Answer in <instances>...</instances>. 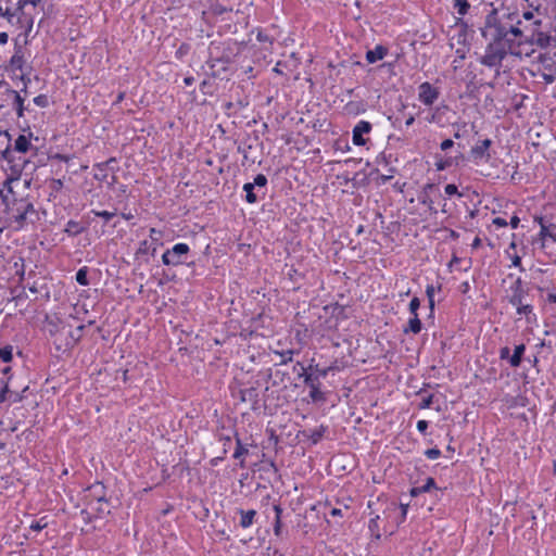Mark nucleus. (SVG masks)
<instances>
[{"mask_svg": "<svg viewBox=\"0 0 556 556\" xmlns=\"http://www.w3.org/2000/svg\"><path fill=\"white\" fill-rule=\"evenodd\" d=\"M490 10L486 11L483 24L479 28L481 37L488 42L484 54L479 62L490 68L502 66L513 49L522 43L523 30H518L510 25L514 16L508 13V4L502 1L498 5L488 2Z\"/></svg>", "mask_w": 556, "mask_h": 556, "instance_id": "obj_1", "label": "nucleus"}, {"mask_svg": "<svg viewBox=\"0 0 556 556\" xmlns=\"http://www.w3.org/2000/svg\"><path fill=\"white\" fill-rule=\"evenodd\" d=\"M8 193L12 199H3L4 212L16 224L17 229L24 228L28 223L34 224L38 219V212L29 198H15V193L9 186Z\"/></svg>", "mask_w": 556, "mask_h": 556, "instance_id": "obj_2", "label": "nucleus"}, {"mask_svg": "<svg viewBox=\"0 0 556 556\" xmlns=\"http://www.w3.org/2000/svg\"><path fill=\"white\" fill-rule=\"evenodd\" d=\"M31 137V131H29L28 136L21 134L15 139L13 147L11 144H8V147L2 151V159L10 164L12 173L17 176L21 175L28 161L22 156L15 157L14 152L26 154L27 152L33 150L34 146L30 142ZM35 150L37 149L35 148Z\"/></svg>", "mask_w": 556, "mask_h": 556, "instance_id": "obj_3", "label": "nucleus"}, {"mask_svg": "<svg viewBox=\"0 0 556 556\" xmlns=\"http://www.w3.org/2000/svg\"><path fill=\"white\" fill-rule=\"evenodd\" d=\"M190 255V247L187 243L179 242L167 249L162 254V263L165 266L177 267L179 265H193L194 262H188Z\"/></svg>", "mask_w": 556, "mask_h": 556, "instance_id": "obj_4", "label": "nucleus"}, {"mask_svg": "<svg viewBox=\"0 0 556 556\" xmlns=\"http://www.w3.org/2000/svg\"><path fill=\"white\" fill-rule=\"evenodd\" d=\"M149 237L151 241L142 240L139 243V247L137 251L135 252V260L139 261L142 260L144 263H149V258H143V256L150 254L151 256H154L157 250V247H162V238H163V231L156 228H150L149 230Z\"/></svg>", "mask_w": 556, "mask_h": 556, "instance_id": "obj_5", "label": "nucleus"}, {"mask_svg": "<svg viewBox=\"0 0 556 556\" xmlns=\"http://www.w3.org/2000/svg\"><path fill=\"white\" fill-rule=\"evenodd\" d=\"M2 380V388L0 390V409L5 402H9V405L14 403H20L25 399V392L28 390V387H25L21 392L12 391L9 388V380Z\"/></svg>", "mask_w": 556, "mask_h": 556, "instance_id": "obj_6", "label": "nucleus"}, {"mask_svg": "<svg viewBox=\"0 0 556 556\" xmlns=\"http://www.w3.org/2000/svg\"><path fill=\"white\" fill-rule=\"evenodd\" d=\"M510 294L507 296L508 303L519 305L526 303V298L529 294V288H526L522 279L518 277L514 283L509 287Z\"/></svg>", "mask_w": 556, "mask_h": 556, "instance_id": "obj_7", "label": "nucleus"}, {"mask_svg": "<svg viewBox=\"0 0 556 556\" xmlns=\"http://www.w3.org/2000/svg\"><path fill=\"white\" fill-rule=\"evenodd\" d=\"M21 35L14 40V53L11 56L9 64L4 66L5 71L16 72V71H24L25 66V52L22 45L18 42V38Z\"/></svg>", "mask_w": 556, "mask_h": 556, "instance_id": "obj_8", "label": "nucleus"}, {"mask_svg": "<svg viewBox=\"0 0 556 556\" xmlns=\"http://www.w3.org/2000/svg\"><path fill=\"white\" fill-rule=\"evenodd\" d=\"M440 97V90L433 87L429 81H425L418 87V99L425 105H432Z\"/></svg>", "mask_w": 556, "mask_h": 556, "instance_id": "obj_9", "label": "nucleus"}, {"mask_svg": "<svg viewBox=\"0 0 556 556\" xmlns=\"http://www.w3.org/2000/svg\"><path fill=\"white\" fill-rule=\"evenodd\" d=\"M372 130L371 123L367 121H359L352 130V141L357 147H363L368 142V138L365 135H369Z\"/></svg>", "mask_w": 556, "mask_h": 556, "instance_id": "obj_10", "label": "nucleus"}, {"mask_svg": "<svg viewBox=\"0 0 556 556\" xmlns=\"http://www.w3.org/2000/svg\"><path fill=\"white\" fill-rule=\"evenodd\" d=\"M492 146V140L491 139H483V140H480L476 146H473L470 150V154L473 159V161L477 163L479 160H485V161H489L491 155H490V148Z\"/></svg>", "mask_w": 556, "mask_h": 556, "instance_id": "obj_11", "label": "nucleus"}, {"mask_svg": "<svg viewBox=\"0 0 556 556\" xmlns=\"http://www.w3.org/2000/svg\"><path fill=\"white\" fill-rule=\"evenodd\" d=\"M239 393L241 402H249L252 410L260 409V394L256 387L241 389Z\"/></svg>", "mask_w": 556, "mask_h": 556, "instance_id": "obj_12", "label": "nucleus"}, {"mask_svg": "<svg viewBox=\"0 0 556 556\" xmlns=\"http://www.w3.org/2000/svg\"><path fill=\"white\" fill-rule=\"evenodd\" d=\"M5 93L13 97V108L18 118L24 117L25 112L28 108L25 106V98L21 96V92L8 87Z\"/></svg>", "mask_w": 556, "mask_h": 556, "instance_id": "obj_13", "label": "nucleus"}, {"mask_svg": "<svg viewBox=\"0 0 556 556\" xmlns=\"http://www.w3.org/2000/svg\"><path fill=\"white\" fill-rule=\"evenodd\" d=\"M298 365L300 366L301 371L299 372V378H303V382L308 388L314 387H321L320 379L308 369V367H305L302 363L298 362Z\"/></svg>", "mask_w": 556, "mask_h": 556, "instance_id": "obj_14", "label": "nucleus"}, {"mask_svg": "<svg viewBox=\"0 0 556 556\" xmlns=\"http://www.w3.org/2000/svg\"><path fill=\"white\" fill-rule=\"evenodd\" d=\"M235 439H236V450L232 455L235 459H239V467L245 468V459L244 456L249 454V450L245 444L242 443L238 432H235Z\"/></svg>", "mask_w": 556, "mask_h": 556, "instance_id": "obj_15", "label": "nucleus"}, {"mask_svg": "<svg viewBox=\"0 0 556 556\" xmlns=\"http://www.w3.org/2000/svg\"><path fill=\"white\" fill-rule=\"evenodd\" d=\"M327 430V426L320 425L318 428L315 429L303 430L302 435L308 439L311 444L316 445L321 441Z\"/></svg>", "mask_w": 556, "mask_h": 556, "instance_id": "obj_16", "label": "nucleus"}, {"mask_svg": "<svg viewBox=\"0 0 556 556\" xmlns=\"http://www.w3.org/2000/svg\"><path fill=\"white\" fill-rule=\"evenodd\" d=\"M389 52V49L386 46L377 45L375 49L367 50L365 54V59L367 63L374 64L380 60H382Z\"/></svg>", "mask_w": 556, "mask_h": 556, "instance_id": "obj_17", "label": "nucleus"}, {"mask_svg": "<svg viewBox=\"0 0 556 556\" xmlns=\"http://www.w3.org/2000/svg\"><path fill=\"white\" fill-rule=\"evenodd\" d=\"M110 163H116L115 157H110L105 162L97 163L94 168L93 178L99 181H106L108 180V172L110 167Z\"/></svg>", "mask_w": 556, "mask_h": 556, "instance_id": "obj_18", "label": "nucleus"}, {"mask_svg": "<svg viewBox=\"0 0 556 556\" xmlns=\"http://www.w3.org/2000/svg\"><path fill=\"white\" fill-rule=\"evenodd\" d=\"M90 491V495L98 503H109V498L106 497V488L102 482L97 481L88 489Z\"/></svg>", "mask_w": 556, "mask_h": 556, "instance_id": "obj_19", "label": "nucleus"}, {"mask_svg": "<svg viewBox=\"0 0 556 556\" xmlns=\"http://www.w3.org/2000/svg\"><path fill=\"white\" fill-rule=\"evenodd\" d=\"M237 514L240 515L239 526L243 529L250 528L257 516V511L255 509L244 510L242 508H237Z\"/></svg>", "mask_w": 556, "mask_h": 556, "instance_id": "obj_20", "label": "nucleus"}, {"mask_svg": "<svg viewBox=\"0 0 556 556\" xmlns=\"http://www.w3.org/2000/svg\"><path fill=\"white\" fill-rule=\"evenodd\" d=\"M516 307V313L520 316H525L527 323H532L536 319V315L534 313L533 305L530 303H521L519 305H514Z\"/></svg>", "mask_w": 556, "mask_h": 556, "instance_id": "obj_21", "label": "nucleus"}, {"mask_svg": "<svg viewBox=\"0 0 556 556\" xmlns=\"http://www.w3.org/2000/svg\"><path fill=\"white\" fill-rule=\"evenodd\" d=\"M525 353L526 345L523 343L515 345L514 353L511 354V357H509L510 367L518 368L525 359Z\"/></svg>", "mask_w": 556, "mask_h": 556, "instance_id": "obj_22", "label": "nucleus"}, {"mask_svg": "<svg viewBox=\"0 0 556 556\" xmlns=\"http://www.w3.org/2000/svg\"><path fill=\"white\" fill-rule=\"evenodd\" d=\"M235 56H236V53L233 51V47L231 46V43H225L220 55H218L214 60V62L223 63V64H230L233 61Z\"/></svg>", "mask_w": 556, "mask_h": 556, "instance_id": "obj_23", "label": "nucleus"}, {"mask_svg": "<svg viewBox=\"0 0 556 556\" xmlns=\"http://www.w3.org/2000/svg\"><path fill=\"white\" fill-rule=\"evenodd\" d=\"M86 230H87L86 226H83L79 222H76L74 219H70L66 223V225H65L64 232L68 237H77V236H79L80 233H83Z\"/></svg>", "mask_w": 556, "mask_h": 556, "instance_id": "obj_24", "label": "nucleus"}, {"mask_svg": "<svg viewBox=\"0 0 556 556\" xmlns=\"http://www.w3.org/2000/svg\"><path fill=\"white\" fill-rule=\"evenodd\" d=\"M243 191L245 192L244 200L249 204H254L258 201L261 198L260 192H257V189L252 182H245L242 187Z\"/></svg>", "mask_w": 556, "mask_h": 556, "instance_id": "obj_25", "label": "nucleus"}, {"mask_svg": "<svg viewBox=\"0 0 556 556\" xmlns=\"http://www.w3.org/2000/svg\"><path fill=\"white\" fill-rule=\"evenodd\" d=\"M442 159L444 161V165L446 168H450V167H458L460 165H463L466 161L465 159V155L463 154L462 151H457V153L455 155H442Z\"/></svg>", "mask_w": 556, "mask_h": 556, "instance_id": "obj_26", "label": "nucleus"}, {"mask_svg": "<svg viewBox=\"0 0 556 556\" xmlns=\"http://www.w3.org/2000/svg\"><path fill=\"white\" fill-rule=\"evenodd\" d=\"M421 330H422V323H421L420 318L418 317V315H416V316H412V318H409L407 325L404 326L403 333L418 334Z\"/></svg>", "mask_w": 556, "mask_h": 556, "instance_id": "obj_27", "label": "nucleus"}, {"mask_svg": "<svg viewBox=\"0 0 556 556\" xmlns=\"http://www.w3.org/2000/svg\"><path fill=\"white\" fill-rule=\"evenodd\" d=\"M389 510L396 511L400 510V516L396 520L397 526L403 523L406 520L408 504H400L397 505L395 502H391L388 506Z\"/></svg>", "mask_w": 556, "mask_h": 556, "instance_id": "obj_28", "label": "nucleus"}, {"mask_svg": "<svg viewBox=\"0 0 556 556\" xmlns=\"http://www.w3.org/2000/svg\"><path fill=\"white\" fill-rule=\"evenodd\" d=\"M252 184L255 186L257 192L261 193V198L263 199L266 195V188L268 184L267 177L264 174H257Z\"/></svg>", "mask_w": 556, "mask_h": 556, "instance_id": "obj_29", "label": "nucleus"}, {"mask_svg": "<svg viewBox=\"0 0 556 556\" xmlns=\"http://www.w3.org/2000/svg\"><path fill=\"white\" fill-rule=\"evenodd\" d=\"M453 8L456 10L459 17L464 18L470 11L471 5L469 0H453Z\"/></svg>", "mask_w": 556, "mask_h": 556, "instance_id": "obj_30", "label": "nucleus"}, {"mask_svg": "<svg viewBox=\"0 0 556 556\" xmlns=\"http://www.w3.org/2000/svg\"><path fill=\"white\" fill-rule=\"evenodd\" d=\"M89 268L87 266L80 267L75 275V280L78 285L83 287L89 286L90 281L88 279Z\"/></svg>", "mask_w": 556, "mask_h": 556, "instance_id": "obj_31", "label": "nucleus"}, {"mask_svg": "<svg viewBox=\"0 0 556 556\" xmlns=\"http://www.w3.org/2000/svg\"><path fill=\"white\" fill-rule=\"evenodd\" d=\"M379 515H375L370 518L368 522V529L370 531L371 536L379 540L381 538L380 528H379Z\"/></svg>", "mask_w": 556, "mask_h": 556, "instance_id": "obj_32", "label": "nucleus"}, {"mask_svg": "<svg viewBox=\"0 0 556 556\" xmlns=\"http://www.w3.org/2000/svg\"><path fill=\"white\" fill-rule=\"evenodd\" d=\"M309 397L314 403H325L327 401L326 393L320 387L309 388Z\"/></svg>", "mask_w": 556, "mask_h": 556, "instance_id": "obj_33", "label": "nucleus"}, {"mask_svg": "<svg viewBox=\"0 0 556 556\" xmlns=\"http://www.w3.org/2000/svg\"><path fill=\"white\" fill-rule=\"evenodd\" d=\"M508 13H510L514 16L513 20H509L510 25H513V27H516L518 30H522L520 27L522 24V21L520 20L518 8L515 7L514 4H508Z\"/></svg>", "mask_w": 556, "mask_h": 556, "instance_id": "obj_34", "label": "nucleus"}, {"mask_svg": "<svg viewBox=\"0 0 556 556\" xmlns=\"http://www.w3.org/2000/svg\"><path fill=\"white\" fill-rule=\"evenodd\" d=\"M253 33H256V39L258 42L268 43L269 48L273 46L274 38L270 35H268L266 30L262 28H256L252 30V34Z\"/></svg>", "mask_w": 556, "mask_h": 556, "instance_id": "obj_35", "label": "nucleus"}, {"mask_svg": "<svg viewBox=\"0 0 556 556\" xmlns=\"http://www.w3.org/2000/svg\"><path fill=\"white\" fill-rule=\"evenodd\" d=\"M325 309L326 311L330 309L331 315L337 317L338 319L339 318H342V319L346 318L345 307L343 305H340L339 303H334L332 305L326 306Z\"/></svg>", "mask_w": 556, "mask_h": 556, "instance_id": "obj_36", "label": "nucleus"}, {"mask_svg": "<svg viewBox=\"0 0 556 556\" xmlns=\"http://www.w3.org/2000/svg\"><path fill=\"white\" fill-rule=\"evenodd\" d=\"M455 26L459 28L458 31V42H460L462 37H466L467 33L470 28L468 22L464 20L463 17H456Z\"/></svg>", "mask_w": 556, "mask_h": 556, "instance_id": "obj_37", "label": "nucleus"}, {"mask_svg": "<svg viewBox=\"0 0 556 556\" xmlns=\"http://www.w3.org/2000/svg\"><path fill=\"white\" fill-rule=\"evenodd\" d=\"M420 488H421L422 493H429L432 490H434L435 491L434 497L439 498L438 491H441V490L437 486V482H435L434 478L428 477L426 479L425 484L421 485Z\"/></svg>", "mask_w": 556, "mask_h": 556, "instance_id": "obj_38", "label": "nucleus"}, {"mask_svg": "<svg viewBox=\"0 0 556 556\" xmlns=\"http://www.w3.org/2000/svg\"><path fill=\"white\" fill-rule=\"evenodd\" d=\"M349 114L358 115L366 111L365 105L362 102L351 101L345 106Z\"/></svg>", "mask_w": 556, "mask_h": 556, "instance_id": "obj_39", "label": "nucleus"}, {"mask_svg": "<svg viewBox=\"0 0 556 556\" xmlns=\"http://www.w3.org/2000/svg\"><path fill=\"white\" fill-rule=\"evenodd\" d=\"M252 137H253V140L255 142H258L260 137H258L257 131H253L252 134H247L245 139L242 140V144L247 149V154L248 155H249V151L252 150L253 147H254L253 141H252Z\"/></svg>", "mask_w": 556, "mask_h": 556, "instance_id": "obj_40", "label": "nucleus"}, {"mask_svg": "<svg viewBox=\"0 0 556 556\" xmlns=\"http://www.w3.org/2000/svg\"><path fill=\"white\" fill-rule=\"evenodd\" d=\"M13 359V346L5 345L0 349V362L10 363Z\"/></svg>", "mask_w": 556, "mask_h": 556, "instance_id": "obj_41", "label": "nucleus"}, {"mask_svg": "<svg viewBox=\"0 0 556 556\" xmlns=\"http://www.w3.org/2000/svg\"><path fill=\"white\" fill-rule=\"evenodd\" d=\"M260 470L265 471V472H270L271 471L275 475H277L278 471H279L274 459H267V460L263 459L262 460V466H261Z\"/></svg>", "mask_w": 556, "mask_h": 556, "instance_id": "obj_42", "label": "nucleus"}, {"mask_svg": "<svg viewBox=\"0 0 556 556\" xmlns=\"http://www.w3.org/2000/svg\"><path fill=\"white\" fill-rule=\"evenodd\" d=\"M308 369L312 370L319 379L326 378L330 372L328 370V367H319L318 364L313 365L309 364Z\"/></svg>", "mask_w": 556, "mask_h": 556, "instance_id": "obj_43", "label": "nucleus"}, {"mask_svg": "<svg viewBox=\"0 0 556 556\" xmlns=\"http://www.w3.org/2000/svg\"><path fill=\"white\" fill-rule=\"evenodd\" d=\"M191 46L187 42H182L176 50L175 58L181 61L186 55L189 54Z\"/></svg>", "mask_w": 556, "mask_h": 556, "instance_id": "obj_44", "label": "nucleus"}, {"mask_svg": "<svg viewBox=\"0 0 556 556\" xmlns=\"http://www.w3.org/2000/svg\"><path fill=\"white\" fill-rule=\"evenodd\" d=\"M48 527L47 516L41 517L30 523L29 529L33 531H41Z\"/></svg>", "mask_w": 556, "mask_h": 556, "instance_id": "obj_45", "label": "nucleus"}, {"mask_svg": "<svg viewBox=\"0 0 556 556\" xmlns=\"http://www.w3.org/2000/svg\"><path fill=\"white\" fill-rule=\"evenodd\" d=\"M418 200H419V202L421 204L427 205L431 213H434V214L437 213V210L433 206V200L430 198V195H428V194H420L418 197Z\"/></svg>", "mask_w": 556, "mask_h": 556, "instance_id": "obj_46", "label": "nucleus"}, {"mask_svg": "<svg viewBox=\"0 0 556 556\" xmlns=\"http://www.w3.org/2000/svg\"><path fill=\"white\" fill-rule=\"evenodd\" d=\"M91 213L97 216V217H101L104 219L105 223H109L115 215L116 213L115 212H109V211H97V210H91Z\"/></svg>", "mask_w": 556, "mask_h": 556, "instance_id": "obj_47", "label": "nucleus"}, {"mask_svg": "<svg viewBox=\"0 0 556 556\" xmlns=\"http://www.w3.org/2000/svg\"><path fill=\"white\" fill-rule=\"evenodd\" d=\"M33 102H34L37 106L42 108V109L48 108V106H49V104H50L48 96H47V94H43V93L36 96V97L34 98Z\"/></svg>", "mask_w": 556, "mask_h": 556, "instance_id": "obj_48", "label": "nucleus"}, {"mask_svg": "<svg viewBox=\"0 0 556 556\" xmlns=\"http://www.w3.org/2000/svg\"><path fill=\"white\" fill-rule=\"evenodd\" d=\"M556 228V225L555 224H551L549 226H546V225H542L541 229H540V232H539V239L544 242V240H546L547 238H549V236L553 233L552 231H549V228Z\"/></svg>", "mask_w": 556, "mask_h": 556, "instance_id": "obj_49", "label": "nucleus"}, {"mask_svg": "<svg viewBox=\"0 0 556 556\" xmlns=\"http://www.w3.org/2000/svg\"><path fill=\"white\" fill-rule=\"evenodd\" d=\"M86 328V325L78 326L75 331H72L70 333L71 339L73 340L74 344L78 343L83 338V331Z\"/></svg>", "mask_w": 556, "mask_h": 556, "instance_id": "obj_50", "label": "nucleus"}, {"mask_svg": "<svg viewBox=\"0 0 556 556\" xmlns=\"http://www.w3.org/2000/svg\"><path fill=\"white\" fill-rule=\"evenodd\" d=\"M420 307V300L417 296H414L408 305V311L413 316L418 315V309Z\"/></svg>", "mask_w": 556, "mask_h": 556, "instance_id": "obj_51", "label": "nucleus"}, {"mask_svg": "<svg viewBox=\"0 0 556 556\" xmlns=\"http://www.w3.org/2000/svg\"><path fill=\"white\" fill-rule=\"evenodd\" d=\"M444 191L448 197L457 195L458 198H462L464 195L462 192L458 191V188L455 184L446 185Z\"/></svg>", "mask_w": 556, "mask_h": 556, "instance_id": "obj_52", "label": "nucleus"}, {"mask_svg": "<svg viewBox=\"0 0 556 556\" xmlns=\"http://www.w3.org/2000/svg\"><path fill=\"white\" fill-rule=\"evenodd\" d=\"M424 454L428 459H437L441 456V451L438 447H432L426 450Z\"/></svg>", "mask_w": 556, "mask_h": 556, "instance_id": "obj_53", "label": "nucleus"}, {"mask_svg": "<svg viewBox=\"0 0 556 556\" xmlns=\"http://www.w3.org/2000/svg\"><path fill=\"white\" fill-rule=\"evenodd\" d=\"M293 354H294V352L292 350H287V351L281 352L280 355H281L282 359L280 362V365H286V364L292 362Z\"/></svg>", "mask_w": 556, "mask_h": 556, "instance_id": "obj_54", "label": "nucleus"}, {"mask_svg": "<svg viewBox=\"0 0 556 556\" xmlns=\"http://www.w3.org/2000/svg\"><path fill=\"white\" fill-rule=\"evenodd\" d=\"M455 146V142L453 139H444L441 143H440V149L441 151L443 152H447L448 150H451L452 148H454Z\"/></svg>", "mask_w": 556, "mask_h": 556, "instance_id": "obj_55", "label": "nucleus"}, {"mask_svg": "<svg viewBox=\"0 0 556 556\" xmlns=\"http://www.w3.org/2000/svg\"><path fill=\"white\" fill-rule=\"evenodd\" d=\"M433 394H429L428 396L424 397L419 404V408L425 409L431 407L433 403Z\"/></svg>", "mask_w": 556, "mask_h": 556, "instance_id": "obj_56", "label": "nucleus"}, {"mask_svg": "<svg viewBox=\"0 0 556 556\" xmlns=\"http://www.w3.org/2000/svg\"><path fill=\"white\" fill-rule=\"evenodd\" d=\"M435 163H434V166H435V169L438 172H443L445 169H447L444 165V161L442 159V155L441 154H435Z\"/></svg>", "mask_w": 556, "mask_h": 556, "instance_id": "obj_57", "label": "nucleus"}, {"mask_svg": "<svg viewBox=\"0 0 556 556\" xmlns=\"http://www.w3.org/2000/svg\"><path fill=\"white\" fill-rule=\"evenodd\" d=\"M509 357H511L510 349L508 346L501 348L500 359L507 361L509 363Z\"/></svg>", "mask_w": 556, "mask_h": 556, "instance_id": "obj_58", "label": "nucleus"}, {"mask_svg": "<svg viewBox=\"0 0 556 556\" xmlns=\"http://www.w3.org/2000/svg\"><path fill=\"white\" fill-rule=\"evenodd\" d=\"M212 84L210 80H202L201 84H200V90L203 94H211V91H210V88H211Z\"/></svg>", "mask_w": 556, "mask_h": 556, "instance_id": "obj_59", "label": "nucleus"}, {"mask_svg": "<svg viewBox=\"0 0 556 556\" xmlns=\"http://www.w3.org/2000/svg\"><path fill=\"white\" fill-rule=\"evenodd\" d=\"M434 190H438V191H439V189H438L437 185H434V184H432V182H429V184H426V185L424 186L422 191H421V193H420V194H428V195H430V192H432V191H434Z\"/></svg>", "mask_w": 556, "mask_h": 556, "instance_id": "obj_60", "label": "nucleus"}, {"mask_svg": "<svg viewBox=\"0 0 556 556\" xmlns=\"http://www.w3.org/2000/svg\"><path fill=\"white\" fill-rule=\"evenodd\" d=\"M416 427H417V430L420 433L426 434L427 433V429L429 427V422L427 420H418Z\"/></svg>", "mask_w": 556, "mask_h": 556, "instance_id": "obj_61", "label": "nucleus"}, {"mask_svg": "<svg viewBox=\"0 0 556 556\" xmlns=\"http://www.w3.org/2000/svg\"><path fill=\"white\" fill-rule=\"evenodd\" d=\"M362 173L358 172L354 175L352 181H353V186L354 187H359L361 185H366L367 184V177L366 175L364 174V177L362 180H357V177L361 175Z\"/></svg>", "mask_w": 556, "mask_h": 556, "instance_id": "obj_62", "label": "nucleus"}, {"mask_svg": "<svg viewBox=\"0 0 556 556\" xmlns=\"http://www.w3.org/2000/svg\"><path fill=\"white\" fill-rule=\"evenodd\" d=\"M281 531H282L281 519H275V522H274V534L276 536H280L281 535Z\"/></svg>", "mask_w": 556, "mask_h": 556, "instance_id": "obj_63", "label": "nucleus"}, {"mask_svg": "<svg viewBox=\"0 0 556 556\" xmlns=\"http://www.w3.org/2000/svg\"><path fill=\"white\" fill-rule=\"evenodd\" d=\"M435 288L433 285H428L426 288V295L428 300H434Z\"/></svg>", "mask_w": 556, "mask_h": 556, "instance_id": "obj_64", "label": "nucleus"}]
</instances>
